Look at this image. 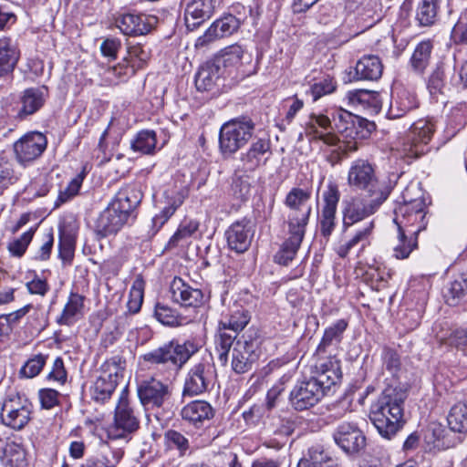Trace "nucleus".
<instances>
[{
    "mask_svg": "<svg viewBox=\"0 0 467 467\" xmlns=\"http://www.w3.org/2000/svg\"><path fill=\"white\" fill-rule=\"evenodd\" d=\"M340 362L334 358H322L315 364V375L298 381L289 395L290 405L297 411L316 406L327 394L331 387L340 382Z\"/></svg>",
    "mask_w": 467,
    "mask_h": 467,
    "instance_id": "nucleus-1",
    "label": "nucleus"
},
{
    "mask_svg": "<svg viewBox=\"0 0 467 467\" xmlns=\"http://www.w3.org/2000/svg\"><path fill=\"white\" fill-rule=\"evenodd\" d=\"M406 397L401 389L387 388L371 406L369 419L382 438L391 440L402 429Z\"/></svg>",
    "mask_w": 467,
    "mask_h": 467,
    "instance_id": "nucleus-2",
    "label": "nucleus"
},
{
    "mask_svg": "<svg viewBox=\"0 0 467 467\" xmlns=\"http://www.w3.org/2000/svg\"><path fill=\"white\" fill-rule=\"evenodd\" d=\"M199 350L197 343L192 339L182 342L172 339L158 348L143 355V360L150 365H163L174 370H180L189 359Z\"/></svg>",
    "mask_w": 467,
    "mask_h": 467,
    "instance_id": "nucleus-3",
    "label": "nucleus"
},
{
    "mask_svg": "<svg viewBox=\"0 0 467 467\" xmlns=\"http://www.w3.org/2000/svg\"><path fill=\"white\" fill-rule=\"evenodd\" d=\"M348 184L357 191H364L367 196L389 197L390 189L379 182L376 165L368 160L358 159L351 162L348 172Z\"/></svg>",
    "mask_w": 467,
    "mask_h": 467,
    "instance_id": "nucleus-4",
    "label": "nucleus"
},
{
    "mask_svg": "<svg viewBox=\"0 0 467 467\" xmlns=\"http://www.w3.org/2000/svg\"><path fill=\"white\" fill-rule=\"evenodd\" d=\"M254 124L250 119H234L224 124L219 132V149L223 156H232L252 138Z\"/></svg>",
    "mask_w": 467,
    "mask_h": 467,
    "instance_id": "nucleus-5",
    "label": "nucleus"
},
{
    "mask_svg": "<svg viewBox=\"0 0 467 467\" xmlns=\"http://www.w3.org/2000/svg\"><path fill=\"white\" fill-rule=\"evenodd\" d=\"M125 363L120 356H114L101 365L100 375L91 388V396L95 401L103 403L110 399L123 378Z\"/></svg>",
    "mask_w": 467,
    "mask_h": 467,
    "instance_id": "nucleus-6",
    "label": "nucleus"
},
{
    "mask_svg": "<svg viewBox=\"0 0 467 467\" xmlns=\"http://www.w3.org/2000/svg\"><path fill=\"white\" fill-rule=\"evenodd\" d=\"M435 130V124L431 119L415 121L402 140L400 151L403 156L418 159L429 152V142Z\"/></svg>",
    "mask_w": 467,
    "mask_h": 467,
    "instance_id": "nucleus-7",
    "label": "nucleus"
},
{
    "mask_svg": "<svg viewBox=\"0 0 467 467\" xmlns=\"http://www.w3.org/2000/svg\"><path fill=\"white\" fill-rule=\"evenodd\" d=\"M394 213L398 229L409 235L418 236L427 226L426 206L422 199L404 201L395 208Z\"/></svg>",
    "mask_w": 467,
    "mask_h": 467,
    "instance_id": "nucleus-8",
    "label": "nucleus"
},
{
    "mask_svg": "<svg viewBox=\"0 0 467 467\" xmlns=\"http://www.w3.org/2000/svg\"><path fill=\"white\" fill-rule=\"evenodd\" d=\"M258 331L249 328L235 342L232 351L231 366L236 374H244L252 369L253 365L259 358Z\"/></svg>",
    "mask_w": 467,
    "mask_h": 467,
    "instance_id": "nucleus-9",
    "label": "nucleus"
},
{
    "mask_svg": "<svg viewBox=\"0 0 467 467\" xmlns=\"http://www.w3.org/2000/svg\"><path fill=\"white\" fill-rule=\"evenodd\" d=\"M215 377V368L211 360L202 358L193 364L185 376L182 397L192 398L208 392L213 386Z\"/></svg>",
    "mask_w": 467,
    "mask_h": 467,
    "instance_id": "nucleus-10",
    "label": "nucleus"
},
{
    "mask_svg": "<svg viewBox=\"0 0 467 467\" xmlns=\"http://www.w3.org/2000/svg\"><path fill=\"white\" fill-rule=\"evenodd\" d=\"M368 200L360 196H352L342 202L343 231H347L357 223L374 214L388 197L367 196Z\"/></svg>",
    "mask_w": 467,
    "mask_h": 467,
    "instance_id": "nucleus-11",
    "label": "nucleus"
},
{
    "mask_svg": "<svg viewBox=\"0 0 467 467\" xmlns=\"http://www.w3.org/2000/svg\"><path fill=\"white\" fill-rule=\"evenodd\" d=\"M309 221V210L300 217H291L287 221L289 237L284 242L275 254V262L281 265H288L295 258L306 234Z\"/></svg>",
    "mask_w": 467,
    "mask_h": 467,
    "instance_id": "nucleus-12",
    "label": "nucleus"
},
{
    "mask_svg": "<svg viewBox=\"0 0 467 467\" xmlns=\"http://www.w3.org/2000/svg\"><path fill=\"white\" fill-rule=\"evenodd\" d=\"M32 404L24 396L18 393H11L5 399L2 410V422L14 429L22 430L30 420Z\"/></svg>",
    "mask_w": 467,
    "mask_h": 467,
    "instance_id": "nucleus-13",
    "label": "nucleus"
},
{
    "mask_svg": "<svg viewBox=\"0 0 467 467\" xmlns=\"http://www.w3.org/2000/svg\"><path fill=\"white\" fill-rule=\"evenodd\" d=\"M322 198L323 204L317 214V227L320 235L327 242L337 225V210L340 200L338 186L330 182L324 191Z\"/></svg>",
    "mask_w": 467,
    "mask_h": 467,
    "instance_id": "nucleus-14",
    "label": "nucleus"
},
{
    "mask_svg": "<svg viewBox=\"0 0 467 467\" xmlns=\"http://www.w3.org/2000/svg\"><path fill=\"white\" fill-rule=\"evenodd\" d=\"M47 146V140L43 133L27 132L14 143L15 158L21 166L27 167L42 156Z\"/></svg>",
    "mask_w": 467,
    "mask_h": 467,
    "instance_id": "nucleus-15",
    "label": "nucleus"
},
{
    "mask_svg": "<svg viewBox=\"0 0 467 467\" xmlns=\"http://www.w3.org/2000/svg\"><path fill=\"white\" fill-rule=\"evenodd\" d=\"M139 427L140 420L130 406L125 389L121 392L115 409L114 427L109 431V436L114 440L125 439L129 434L136 431Z\"/></svg>",
    "mask_w": 467,
    "mask_h": 467,
    "instance_id": "nucleus-16",
    "label": "nucleus"
},
{
    "mask_svg": "<svg viewBox=\"0 0 467 467\" xmlns=\"http://www.w3.org/2000/svg\"><path fill=\"white\" fill-rule=\"evenodd\" d=\"M333 439L345 453L351 456L360 455L367 445L363 431L352 422L338 424L333 432Z\"/></svg>",
    "mask_w": 467,
    "mask_h": 467,
    "instance_id": "nucleus-17",
    "label": "nucleus"
},
{
    "mask_svg": "<svg viewBox=\"0 0 467 467\" xmlns=\"http://www.w3.org/2000/svg\"><path fill=\"white\" fill-rule=\"evenodd\" d=\"M137 394L146 409H160L171 398L169 386L153 377L138 382Z\"/></svg>",
    "mask_w": 467,
    "mask_h": 467,
    "instance_id": "nucleus-18",
    "label": "nucleus"
},
{
    "mask_svg": "<svg viewBox=\"0 0 467 467\" xmlns=\"http://www.w3.org/2000/svg\"><path fill=\"white\" fill-rule=\"evenodd\" d=\"M252 60V55L241 45L234 44L224 47L214 60L222 68L226 78L234 80L239 77V71Z\"/></svg>",
    "mask_w": 467,
    "mask_h": 467,
    "instance_id": "nucleus-19",
    "label": "nucleus"
},
{
    "mask_svg": "<svg viewBox=\"0 0 467 467\" xmlns=\"http://www.w3.org/2000/svg\"><path fill=\"white\" fill-rule=\"evenodd\" d=\"M227 246L236 254L246 252L254 235V228L250 220L243 218L233 223L225 231Z\"/></svg>",
    "mask_w": 467,
    "mask_h": 467,
    "instance_id": "nucleus-20",
    "label": "nucleus"
},
{
    "mask_svg": "<svg viewBox=\"0 0 467 467\" xmlns=\"http://www.w3.org/2000/svg\"><path fill=\"white\" fill-rule=\"evenodd\" d=\"M348 327L346 319H338L327 327L323 334L322 339L316 349L317 360L322 358H334L336 352L343 340L344 333Z\"/></svg>",
    "mask_w": 467,
    "mask_h": 467,
    "instance_id": "nucleus-21",
    "label": "nucleus"
},
{
    "mask_svg": "<svg viewBox=\"0 0 467 467\" xmlns=\"http://www.w3.org/2000/svg\"><path fill=\"white\" fill-rule=\"evenodd\" d=\"M131 222L122 213L109 203L98 216L94 223V233L99 240L116 235L125 224Z\"/></svg>",
    "mask_w": 467,
    "mask_h": 467,
    "instance_id": "nucleus-22",
    "label": "nucleus"
},
{
    "mask_svg": "<svg viewBox=\"0 0 467 467\" xmlns=\"http://www.w3.org/2000/svg\"><path fill=\"white\" fill-rule=\"evenodd\" d=\"M271 153V143L266 139H258L250 147L240 154V164L236 171L254 172L262 165H265Z\"/></svg>",
    "mask_w": 467,
    "mask_h": 467,
    "instance_id": "nucleus-23",
    "label": "nucleus"
},
{
    "mask_svg": "<svg viewBox=\"0 0 467 467\" xmlns=\"http://www.w3.org/2000/svg\"><path fill=\"white\" fill-rule=\"evenodd\" d=\"M143 194L136 185H126L119 189L109 204L119 213L123 212L131 222L137 217L136 209L142 200Z\"/></svg>",
    "mask_w": 467,
    "mask_h": 467,
    "instance_id": "nucleus-24",
    "label": "nucleus"
},
{
    "mask_svg": "<svg viewBox=\"0 0 467 467\" xmlns=\"http://www.w3.org/2000/svg\"><path fill=\"white\" fill-rule=\"evenodd\" d=\"M47 95L46 87L26 88L20 98V104L11 109L12 116L23 119L33 115L43 107Z\"/></svg>",
    "mask_w": 467,
    "mask_h": 467,
    "instance_id": "nucleus-25",
    "label": "nucleus"
},
{
    "mask_svg": "<svg viewBox=\"0 0 467 467\" xmlns=\"http://www.w3.org/2000/svg\"><path fill=\"white\" fill-rule=\"evenodd\" d=\"M214 415L215 410L203 400H192L184 405L180 411L182 420L196 429L203 427Z\"/></svg>",
    "mask_w": 467,
    "mask_h": 467,
    "instance_id": "nucleus-26",
    "label": "nucleus"
},
{
    "mask_svg": "<svg viewBox=\"0 0 467 467\" xmlns=\"http://www.w3.org/2000/svg\"><path fill=\"white\" fill-rule=\"evenodd\" d=\"M224 76L222 68L214 61L202 64L195 75V87L198 91L210 92L225 86Z\"/></svg>",
    "mask_w": 467,
    "mask_h": 467,
    "instance_id": "nucleus-27",
    "label": "nucleus"
},
{
    "mask_svg": "<svg viewBox=\"0 0 467 467\" xmlns=\"http://www.w3.org/2000/svg\"><path fill=\"white\" fill-rule=\"evenodd\" d=\"M215 0H190L184 10V22L190 31L197 29L213 14Z\"/></svg>",
    "mask_w": 467,
    "mask_h": 467,
    "instance_id": "nucleus-28",
    "label": "nucleus"
},
{
    "mask_svg": "<svg viewBox=\"0 0 467 467\" xmlns=\"http://www.w3.org/2000/svg\"><path fill=\"white\" fill-rule=\"evenodd\" d=\"M334 122L323 114H311L306 125V134L312 140H322L327 145H336L338 141L334 134Z\"/></svg>",
    "mask_w": 467,
    "mask_h": 467,
    "instance_id": "nucleus-29",
    "label": "nucleus"
},
{
    "mask_svg": "<svg viewBox=\"0 0 467 467\" xmlns=\"http://www.w3.org/2000/svg\"><path fill=\"white\" fill-rule=\"evenodd\" d=\"M171 294L173 302L184 307H198L203 304L204 295L199 288H193L181 277H174L171 284Z\"/></svg>",
    "mask_w": 467,
    "mask_h": 467,
    "instance_id": "nucleus-30",
    "label": "nucleus"
},
{
    "mask_svg": "<svg viewBox=\"0 0 467 467\" xmlns=\"http://www.w3.org/2000/svg\"><path fill=\"white\" fill-rule=\"evenodd\" d=\"M240 26L231 16L225 14L222 17L216 19L204 34L199 36L195 42L196 47H203L210 43L232 36L237 32Z\"/></svg>",
    "mask_w": 467,
    "mask_h": 467,
    "instance_id": "nucleus-31",
    "label": "nucleus"
},
{
    "mask_svg": "<svg viewBox=\"0 0 467 467\" xmlns=\"http://www.w3.org/2000/svg\"><path fill=\"white\" fill-rule=\"evenodd\" d=\"M116 26L127 36H142L148 34L151 26L149 18L142 14L125 13L116 18Z\"/></svg>",
    "mask_w": 467,
    "mask_h": 467,
    "instance_id": "nucleus-32",
    "label": "nucleus"
},
{
    "mask_svg": "<svg viewBox=\"0 0 467 467\" xmlns=\"http://www.w3.org/2000/svg\"><path fill=\"white\" fill-rule=\"evenodd\" d=\"M418 106L419 102L415 94L409 90L401 89L395 95H392L387 115L389 119H399L405 116L410 110L417 109Z\"/></svg>",
    "mask_w": 467,
    "mask_h": 467,
    "instance_id": "nucleus-33",
    "label": "nucleus"
},
{
    "mask_svg": "<svg viewBox=\"0 0 467 467\" xmlns=\"http://www.w3.org/2000/svg\"><path fill=\"white\" fill-rule=\"evenodd\" d=\"M311 198V191L299 187H294L286 194L285 199V205L291 210L288 215V221L291 217H300L309 210L311 214V206L307 205Z\"/></svg>",
    "mask_w": 467,
    "mask_h": 467,
    "instance_id": "nucleus-34",
    "label": "nucleus"
},
{
    "mask_svg": "<svg viewBox=\"0 0 467 467\" xmlns=\"http://www.w3.org/2000/svg\"><path fill=\"white\" fill-rule=\"evenodd\" d=\"M374 229V223L369 222L359 228L348 240L341 243L336 249L337 255L341 258L348 256L349 252L357 247L360 246L362 249L369 244V239Z\"/></svg>",
    "mask_w": 467,
    "mask_h": 467,
    "instance_id": "nucleus-35",
    "label": "nucleus"
},
{
    "mask_svg": "<svg viewBox=\"0 0 467 467\" xmlns=\"http://www.w3.org/2000/svg\"><path fill=\"white\" fill-rule=\"evenodd\" d=\"M357 79L378 80L383 72V65L379 57L374 55L363 56L355 67Z\"/></svg>",
    "mask_w": 467,
    "mask_h": 467,
    "instance_id": "nucleus-36",
    "label": "nucleus"
},
{
    "mask_svg": "<svg viewBox=\"0 0 467 467\" xmlns=\"http://www.w3.org/2000/svg\"><path fill=\"white\" fill-rule=\"evenodd\" d=\"M19 56L18 49L10 38L0 39V78L13 72Z\"/></svg>",
    "mask_w": 467,
    "mask_h": 467,
    "instance_id": "nucleus-37",
    "label": "nucleus"
},
{
    "mask_svg": "<svg viewBox=\"0 0 467 467\" xmlns=\"http://www.w3.org/2000/svg\"><path fill=\"white\" fill-rule=\"evenodd\" d=\"M349 103L355 107L372 109L378 112L381 108L380 95L377 91L355 89L348 93Z\"/></svg>",
    "mask_w": 467,
    "mask_h": 467,
    "instance_id": "nucleus-38",
    "label": "nucleus"
},
{
    "mask_svg": "<svg viewBox=\"0 0 467 467\" xmlns=\"http://www.w3.org/2000/svg\"><path fill=\"white\" fill-rule=\"evenodd\" d=\"M124 456V450L112 439L100 446L99 454L93 457L100 467H117Z\"/></svg>",
    "mask_w": 467,
    "mask_h": 467,
    "instance_id": "nucleus-39",
    "label": "nucleus"
},
{
    "mask_svg": "<svg viewBox=\"0 0 467 467\" xmlns=\"http://www.w3.org/2000/svg\"><path fill=\"white\" fill-rule=\"evenodd\" d=\"M84 300L83 296L71 292L61 315L57 318V323L60 326H71L83 309Z\"/></svg>",
    "mask_w": 467,
    "mask_h": 467,
    "instance_id": "nucleus-40",
    "label": "nucleus"
},
{
    "mask_svg": "<svg viewBox=\"0 0 467 467\" xmlns=\"http://www.w3.org/2000/svg\"><path fill=\"white\" fill-rule=\"evenodd\" d=\"M445 0H420L415 16L419 26H432L437 21L440 5Z\"/></svg>",
    "mask_w": 467,
    "mask_h": 467,
    "instance_id": "nucleus-41",
    "label": "nucleus"
},
{
    "mask_svg": "<svg viewBox=\"0 0 467 467\" xmlns=\"http://www.w3.org/2000/svg\"><path fill=\"white\" fill-rule=\"evenodd\" d=\"M467 124V104H459L454 107L447 119L444 130L447 140L453 138Z\"/></svg>",
    "mask_w": 467,
    "mask_h": 467,
    "instance_id": "nucleus-42",
    "label": "nucleus"
},
{
    "mask_svg": "<svg viewBox=\"0 0 467 467\" xmlns=\"http://www.w3.org/2000/svg\"><path fill=\"white\" fill-rule=\"evenodd\" d=\"M307 455L298 462L297 467H336V461L319 445L311 447Z\"/></svg>",
    "mask_w": 467,
    "mask_h": 467,
    "instance_id": "nucleus-43",
    "label": "nucleus"
},
{
    "mask_svg": "<svg viewBox=\"0 0 467 467\" xmlns=\"http://www.w3.org/2000/svg\"><path fill=\"white\" fill-rule=\"evenodd\" d=\"M185 195L182 192H177L169 198L168 205L165 206L159 214H156L152 220V234H155L162 225L174 214L175 211L183 203Z\"/></svg>",
    "mask_w": 467,
    "mask_h": 467,
    "instance_id": "nucleus-44",
    "label": "nucleus"
},
{
    "mask_svg": "<svg viewBox=\"0 0 467 467\" xmlns=\"http://www.w3.org/2000/svg\"><path fill=\"white\" fill-rule=\"evenodd\" d=\"M298 416L295 413L285 412L271 418L270 428L274 434L278 436H290L297 424Z\"/></svg>",
    "mask_w": 467,
    "mask_h": 467,
    "instance_id": "nucleus-45",
    "label": "nucleus"
},
{
    "mask_svg": "<svg viewBox=\"0 0 467 467\" xmlns=\"http://www.w3.org/2000/svg\"><path fill=\"white\" fill-rule=\"evenodd\" d=\"M449 428L459 433H467V400L454 404L447 417Z\"/></svg>",
    "mask_w": 467,
    "mask_h": 467,
    "instance_id": "nucleus-46",
    "label": "nucleus"
},
{
    "mask_svg": "<svg viewBox=\"0 0 467 467\" xmlns=\"http://www.w3.org/2000/svg\"><path fill=\"white\" fill-rule=\"evenodd\" d=\"M2 462L6 467H24L26 465V451L15 442H6L3 448Z\"/></svg>",
    "mask_w": 467,
    "mask_h": 467,
    "instance_id": "nucleus-47",
    "label": "nucleus"
},
{
    "mask_svg": "<svg viewBox=\"0 0 467 467\" xmlns=\"http://www.w3.org/2000/svg\"><path fill=\"white\" fill-rule=\"evenodd\" d=\"M432 45L430 41L419 43L410 57V66L417 73H423L431 61Z\"/></svg>",
    "mask_w": 467,
    "mask_h": 467,
    "instance_id": "nucleus-48",
    "label": "nucleus"
},
{
    "mask_svg": "<svg viewBox=\"0 0 467 467\" xmlns=\"http://www.w3.org/2000/svg\"><path fill=\"white\" fill-rule=\"evenodd\" d=\"M358 121V115L344 109L337 110L333 115L335 131L340 133L345 139L352 136L353 128Z\"/></svg>",
    "mask_w": 467,
    "mask_h": 467,
    "instance_id": "nucleus-49",
    "label": "nucleus"
},
{
    "mask_svg": "<svg viewBox=\"0 0 467 467\" xmlns=\"http://www.w3.org/2000/svg\"><path fill=\"white\" fill-rule=\"evenodd\" d=\"M129 62L130 64V73L134 74L136 70L142 68L150 58V49L141 44L130 45L128 47Z\"/></svg>",
    "mask_w": 467,
    "mask_h": 467,
    "instance_id": "nucleus-50",
    "label": "nucleus"
},
{
    "mask_svg": "<svg viewBox=\"0 0 467 467\" xmlns=\"http://www.w3.org/2000/svg\"><path fill=\"white\" fill-rule=\"evenodd\" d=\"M154 317L160 323L167 327H178L183 322L182 316L177 310L162 303L155 305Z\"/></svg>",
    "mask_w": 467,
    "mask_h": 467,
    "instance_id": "nucleus-51",
    "label": "nucleus"
},
{
    "mask_svg": "<svg viewBox=\"0 0 467 467\" xmlns=\"http://www.w3.org/2000/svg\"><path fill=\"white\" fill-rule=\"evenodd\" d=\"M157 143L156 133L153 130H141L131 141V149L142 154H152Z\"/></svg>",
    "mask_w": 467,
    "mask_h": 467,
    "instance_id": "nucleus-52",
    "label": "nucleus"
},
{
    "mask_svg": "<svg viewBox=\"0 0 467 467\" xmlns=\"http://www.w3.org/2000/svg\"><path fill=\"white\" fill-rule=\"evenodd\" d=\"M227 330L228 329L226 328L218 327V332L215 335V348L218 352V358L222 365H226L229 351L236 337L235 335L228 333Z\"/></svg>",
    "mask_w": 467,
    "mask_h": 467,
    "instance_id": "nucleus-53",
    "label": "nucleus"
},
{
    "mask_svg": "<svg viewBox=\"0 0 467 467\" xmlns=\"http://www.w3.org/2000/svg\"><path fill=\"white\" fill-rule=\"evenodd\" d=\"M249 312L244 308L233 311L226 320L219 322V327L232 330L234 333L242 331L249 323Z\"/></svg>",
    "mask_w": 467,
    "mask_h": 467,
    "instance_id": "nucleus-54",
    "label": "nucleus"
},
{
    "mask_svg": "<svg viewBox=\"0 0 467 467\" xmlns=\"http://www.w3.org/2000/svg\"><path fill=\"white\" fill-rule=\"evenodd\" d=\"M36 230V227H31L19 237L8 243L7 249L11 255L20 258L25 254L28 245L33 240Z\"/></svg>",
    "mask_w": 467,
    "mask_h": 467,
    "instance_id": "nucleus-55",
    "label": "nucleus"
},
{
    "mask_svg": "<svg viewBox=\"0 0 467 467\" xmlns=\"http://www.w3.org/2000/svg\"><path fill=\"white\" fill-rule=\"evenodd\" d=\"M407 232L399 230V244L394 247V256L398 259L408 258L410 253L417 247L418 236L410 235L408 240Z\"/></svg>",
    "mask_w": 467,
    "mask_h": 467,
    "instance_id": "nucleus-56",
    "label": "nucleus"
},
{
    "mask_svg": "<svg viewBox=\"0 0 467 467\" xmlns=\"http://www.w3.org/2000/svg\"><path fill=\"white\" fill-rule=\"evenodd\" d=\"M166 445L170 449L178 450L180 455L182 456L190 449L189 440L180 431L175 430H168L164 433Z\"/></svg>",
    "mask_w": 467,
    "mask_h": 467,
    "instance_id": "nucleus-57",
    "label": "nucleus"
},
{
    "mask_svg": "<svg viewBox=\"0 0 467 467\" xmlns=\"http://www.w3.org/2000/svg\"><path fill=\"white\" fill-rule=\"evenodd\" d=\"M58 248H59V257L64 262L71 263L73 256H74V251H75L74 236L69 233H66L65 231H60L59 232Z\"/></svg>",
    "mask_w": 467,
    "mask_h": 467,
    "instance_id": "nucleus-58",
    "label": "nucleus"
},
{
    "mask_svg": "<svg viewBox=\"0 0 467 467\" xmlns=\"http://www.w3.org/2000/svg\"><path fill=\"white\" fill-rule=\"evenodd\" d=\"M336 87L333 78L326 77L310 87L309 94L312 96L313 101H317L323 96L333 93Z\"/></svg>",
    "mask_w": 467,
    "mask_h": 467,
    "instance_id": "nucleus-59",
    "label": "nucleus"
},
{
    "mask_svg": "<svg viewBox=\"0 0 467 467\" xmlns=\"http://www.w3.org/2000/svg\"><path fill=\"white\" fill-rule=\"evenodd\" d=\"M375 130L376 125L374 122L358 116V121H356L353 132H351L352 136H348V139L353 140H366Z\"/></svg>",
    "mask_w": 467,
    "mask_h": 467,
    "instance_id": "nucleus-60",
    "label": "nucleus"
},
{
    "mask_svg": "<svg viewBox=\"0 0 467 467\" xmlns=\"http://www.w3.org/2000/svg\"><path fill=\"white\" fill-rule=\"evenodd\" d=\"M47 356L43 354L36 355L28 359L22 367L20 373L28 379L37 376L47 362Z\"/></svg>",
    "mask_w": 467,
    "mask_h": 467,
    "instance_id": "nucleus-61",
    "label": "nucleus"
},
{
    "mask_svg": "<svg viewBox=\"0 0 467 467\" xmlns=\"http://www.w3.org/2000/svg\"><path fill=\"white\" fill-rule=\"evenodd\" d=\"M467 292L466 280H455L451 283L448 288L445 297L447 303L451 306H455L458 302L465 296Z\"/></svg>",
    "mask_w": 467,
    "mask_h": 467,
    "instance_id": "nucleus-62",
    "label": "nucleus"
},
{
    "mask_svg": "<svg viewBox=\"0 0 467 467\" xmlns=\"http://www.w3.org/2000/svg\"><path fill=\"white\" fill-rule=\"evenodd\" d=\"M232 191L235 198L244 201L248 198L251 192V183L248 175L235 176L232 183Z\"/></svg>",
    "mask_w": 467,
    "mask_h": 467,
    "instance_id": "nucleus-63",
    "label": "nucleus"
},
{
    "mask_svg": "<svg viewBox=\"0 0 467 467\" xmlns=\"http://www.w3.org/2000/svg\"><path fill=\"white\" fill-rule=\"evenodd\" d=\"M382 361L384 368L391 374L395 375L400 368V358L396 350L385 347L382 351Z\"/></svg>",
    "mask_w": 467,
    "mask_h": 467,
    "instance_id": "nucleus-64",
    "label": "nucleus"
}]
</instances>
